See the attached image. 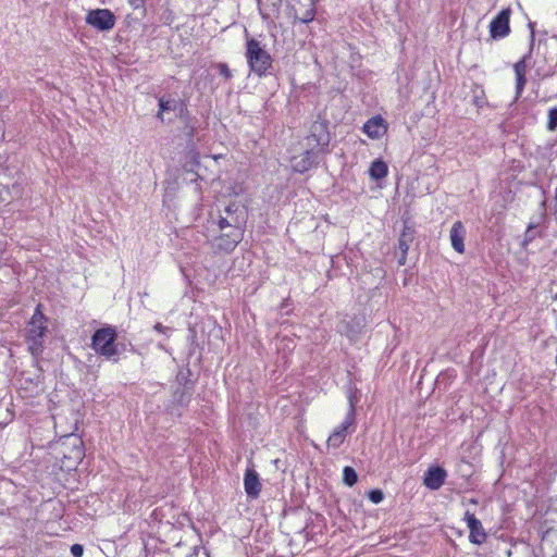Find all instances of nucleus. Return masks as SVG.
I'll list each match as a JSON object with an SVG mask.
<instances>
[{
    "label": "nucleus",
    "mask_w": 557,
    "mask_h": 557,
    "mask_svg": "<svg viewBox=\"0 0 557 557\" xmlns=\"http://www.w3.org/2000/svg\"><path fill=\"white\" fill-rule=\"evenodd\" d=\"M91 348L107 360L117 362L120 355L126 350V345L116 342V331L113 326H106L92 334Z\"/></svg>",
    "instance_id": "f257e3e1"
},
{
    "label": "nucleus",
    "mask_w": 557,
    "mask_h": 557,
    "mask_svg": "<svg viewBox=\"0 0 557 557\" xmlns=\"http://www.w3.org/2000/svg\"><path fill=\"white\" fill-rule=\"evenodd\" d=\"M246 59L251 72L258 76L265 75L272 67L271 54L255 38H249L246 42Z\"/></svg>",
    "instance_id": "f03ea898"
},
{
    "label": "nucleus",
    "mask_w": 557,
    "mask_h": 557,
    "mask_svg": "<svg viewBox=\"0 0 557 557\" xmlns=\"http://www.w3.org/2000/svg\"><path fill=\"white\" fill-rule=\"evenodd\" d=\"M41 304H38L27 324V342L33 355H38L42 350L44 337L47 333V318L42 313Z\"/></svg>",
    "instance_id": "7ed1b4c3"
},
{
    "label": "nucleus",
    "mask_w": 557,
    "mask_h": 557,
    "mask_svg": "<svg viewBox=\"0 0 557 557\" xmlns=\"http://www.w3.org/2000/svg\"><path fill=\"white\" fill-rule=\"evenodd\" d=\"M330 144V133L325 121H314L306 137V146L308 148L324 151V148Z\"/></svg>",
    "instance_id": "20e7f679"
},
{
    "label": "nucleus",
    "mask_w": 557,
    "mask_h": 557,
    "mask_svg": "<svg viewBox=\"0 0 557 557\" xmlns=\"http://www.w3.org/2000/svg\"><path fill=\"white\" fill-rule=\"evenodd\" d=\"M115 22V15L109 9L90 10L86 15V23L100 32L112 29Z\"/></svg>",
    "instance_id": "39448f33"
},
{
    "label": "nucleus",
    "mask_w": 557,
    "mask_h": 557,
    "mask_svg": "<svg viewBox=\"0 0 557 557\" xmlns=\"http://www.w3.org/2000/svg\"><path fill=\"white\" fill-rule=\"evenodd\" d=\"M511 10L503 9L490 23V35L493 39L505 38L510 33L509 20Z\"/></svg>",
    "instance_id": "423d86ee"
},
{
    "label": "nucleus",
    "mask_w": 557,
    "mask_h": 557,
    "mask_svg": "<svg viewBox=\"0 0 557 557\" xmlns=\"http://www.w3.org/2000/svg\"><path fill=\"white\" fill-rule=\"evenodd\" d=\"M317 1L318 0H297V3L290 8L295 21L305 24L312 22L315 16Z\"/></svg>",
    "instance_id": "0eeeda50"
},
{
    "label": "nucleus",
    "mask_w": 557,
    "mask_h": 557,
    "mask_svg": "<svg viewBox=\"0 0 557 557\" xmlns=\"http://www.w3.org/2000/svg\"><path fill=\"white\" fill-rule=\"evenodd\" d=\"M319 164V151L308 148L306 151L292 159V168L297 173H305Z\"/></svg>",
    "instance_id": "6e6552de"
},
{
    "label": "nucleus",
    "mask_w": 557,
    "mask_h": 557,
    "mask_svg": "<svg viewBox=\"0 0 557 557\" xmlns=\"http://www.w3.org/2000/svg\"><path fill=\"white\" fill-rule=\"evenodd\" d=\"M354 432V420H345L329 435L326 441L327 448L337 449L344 443L346 437Z\"/></svg>",
    "instance_id": "1a4fd4ad"
},
{
    "label": "nucleus",
    "mask_w": 557,
    "mask_h": 557,
    "mask_svg": "<svg viewBox=\"0 0 557 557\" xmlns=\"http://www.w3.org/2000/svg\"><path fill=\"white\" fill-rule=\"evenodd\" d=\"M262 484L258 472L247 468L244 474V490L249 498L256 499L261 493Z\"/></svg>",
    "instance_id": "9d476101"
},
{
    "label": "nucleus",
    "mask_w": 557,
    "mask_h": 557,
    "mask_svg": "<svg viewBox=\"0 0 557 557\" xmlns=\"http://www.w3.org/2000/svg\"><path fill=\"white\" fill-rule=\"evenodd\" d=\"M465 521L469 528V540L473 544H482L486 539V533L482 527L481 521L470 511H466Z\"/></svg>",
    "instance_id": "9b49d317"
},
{
    "label": "nucleus",
    "mask_w": 557,
    "mask_h": 557,
    "mask_svg": "<svg viewBox=\"0 0 557 557\" xmlns=\"http://www.w3.org/2000/svg\"><path fill=\"white\" fill-rule=\"evenodd\" d=\"M545 210V202H542L540 214L531 220L524 233V239L522 242V245L524 247L528 246L531 242H533L536 237L542 235V231L539 230V227L546 219Z\"/></svg>",
    "instance_id": "f8f14e48"
},
{
    "label": "nucleus",
    "mask_w": 557,
    "mask_h": 557,
    "mask_svg": "<svg viewBox=\"0 0 557 557\" xmlns=\"http://www.w3.org/2000/svg\"><path fill=\"white\" fill-rule=\"evenodd\" d=\"M466 234H467V231H466V227L462 224V222L456 221L450 228L449 239H450L451 247L458 253L465 252V243L463 242L466 238Z\"/></svg>",
    "instance_id": "ddd939ff"
},
{
    "label": "nucleus",
    "mask_w": 557,
    "mask_h": 557,
    "mask_svg": "<svg viewBox=\"0 0 557 557\" xmlns=\"http://www.w3.org/2000/svg\"><path fill=\"white\" fill-rule=\"evenodd\" d=\"M529 57H530V54L523 55L513 65V71H515V74H516V97H515V100H517L521 96V94L523 92L525 83H527V78H525L527 67H528L527 60H528Z\"/></svg>",
    "instance_id": "4468645a"
},
{
    "label": "nucleus",
    "mask_w": 557,
    "mask_h": 557,
    "mask_svg": "<svg viewBox=\"0 0 557 557\" xmlns=\"http://www.w3.org/2000/svg\"><path fill=\"white\" fill-rule=\"evenodd\" d=\"M362 129L370 138L379 139L386 133L387 127L384 120L377 115L368 120Z\"/></svg>",
    "instance_id": "2eb2a0df"
},
{
    "label": "nucleus",
    "mask_w": 557,
    "mask_h": 557,
    "mask_svg": "<svg viewBox=\"0 0 557 557\" xmlns=\"http://www.w3.org/2000/svg\"><path fill=\"white\" fill-rule=\"evenodd\" d=\"M446 475L443 468L432 467L425 473L424 484L428 488L436 491L444 484Z\"/></svg>",
    "instance_id": "dca6fc26"
},
{
    "label": "nucleus",
    "mask_w": 557,
    "mask_h": 557,
    "mask_svg": "<svg viewBox=\"0 0 557 557\" xmlns=\"http://www.w3.org/2000/svg\"><path fill=\"white\" fill-rule=\"evenodd\" d=\"M186 109L185 103L182 100L161 97L159 99V111L158 117L163 121V113L168 111L178 112L180 114Z\"/></svg>",
    "instance_id": "f3484780"
},
{
    "label": "nucleus",
    "mask_w": 557,
    "mask_h": 557,
    "mask_svg": "<svg viewBox=\"0 0 557 557\" xmlns=\"http://www.w3.org/2000/svg\"><path fill=\"white\" fill-rule=\"evenodd\" d=\"M414 228L413 226L409 225L406 221L404 223L403 231L400 233V236L398 238V249L403 252H408L409 247L414 238Z\"/></svg>",
    "instance_id": "a211bd4d"
},
{
    "label": "nucleus",
    "mask_w": 557,
    "mask_h": 557,
    "mask_svg": "<svg viewBox=\"0 0 557 557\" xmlns=\"http://www.w3.org/2000/svg\"><path fill=\"white\" fill-rule=\"evenodd\" d=\"M388 173L387 164L381 160L376 159L371 163V166L369 169V174L371 178L373 180H382L384 178Z\"/></svg>",
    "instance_id": "6ab92c4d"
},
{
    "label": "nucleus",
    "mask_w": 557,
    "mask_h": 557,
    "mask_svg": "<svg viewBox=\"0 0 557 557\" xmlns=\"http://www.w3.org/2000/svg\"><path fill=\"white\" fill-rule=\"evenodd\" d=\"M230 242H232V239H228V237H226V234H221L219 237L214 238L213 247L215 250L219 251L231 252L235 249L238 243H233V245L228 247Z\"/></svg>",
    "instance_id": "aec40b11"
},
{
    "label": "nucleus",
    "mask_w": 557,
    "mask_h": 557,
    "mask_svg": "<svg viewBox=\"0 0 557 557\" xmlns=\"http://www.w3.org/2000/svg\"><path fill=\"white\" fill-rule=\"evenodd\" d=\"M222 234H226V237L232 239L228 245L230 247L233 245V243H239L243 239L244 231L242 228V224H235L234 226L226 228V231L222 232Z\"/></svg>",
    "instance_id": "412c9836"
},
{
    "label": "nucleus",
    "mask_w": 557,
    "mask_h": 557,
    "mask_svg": "<svg viewBox=\"0 0 557 557\" xmlns=\"http://www.w3.org/2000/svg\"><path fill=\"white\" fill-rule=\"evenodd\" d=\"M244 222V218L239 219L238 215L236 216H220L218 220V226L221 232L226 231V228H230L234 226L235 224H242Z\"/></svg>",
    "instance_id": "4be33fe9"
},
{
    "label": "nucleus",
    "mask_w": 557,
    "mask_h": 557,
    "mask_svg": "<svg viewBox=\"0 0 557 557\" xmlns=\"http://www.w3.org/2000/svg\"><path fill=\"white\" fill-rule=\"evenodd\" d=\"M343 481L347 486H354L358 481V474L351 467H345L343 470Z\"/></svg>",
    "instance_id": "5701e85b"
},
{
    "label": "nucleus",
    "mask_w": 557,
    "mask_h": 557,
    "mask_svg": "<svg viewBox=\"0 0 557 557\" xmlns=\"http://www.w3.org/2000/svg\"><path fill=\"white\" fill-rule=\"evenodd\" d=\"M177 381L180 384H183V386H184V391L182 393V398H181V401H183V396L185 394H188V396L190 395L193 383L190 382V380L187 379L186 374L183 371H181L177 374Z\"/></svg>",
    "instance_id": "b1692460"
},
{
    "label": "nucleus",
    "mask_w": 557,
    "mask_h": 557,
    "mask_svg": "<svg viewBox=\"0 0 557 557\" xmlns=\"http://www.w3.org/2000/svg\"><path fill=\"white\" fill-rule=\"evenodd\" d=\"M547 129L550 132L557 129V108L548 110Z\"/></svg>",
    "instance_id": "393cba45"
},
{
    "label": "nucleus",
    "mask_w": 557,
    "mask_h": 557,
    "mask_svg": "<svg viewBox=\"0 0 557 557\" xmlns=\"http://www.w3.org/2000/svg\"><path fill=\"white\" fill-rule=\"evenodd\" d=\"M368 498L373 504H380L384 499V493L379 488L371 490L368 493Z\"/></svg>",
    "instance_id": "a878e982"
},
{
    "label": "nucleus",
    "mask_w": 557,
    "mask_h": 557,
    "mask_svg": "<svg viewBox=\"0 0 557 557\" xmlns=\"http://www.w3.org/2000/svg\"><path fill=\"white\" fill-rule=\"evenodd\" d=\"M218 69H219L220 75H222L225 79L232 78V72H231L230 67L227 66V64L219 63Z\"/></svg>",
    "instance_id": "bb28decb"
},
{
    "label": "nucleus",
    "mask_w": 557,
    "mask_h": 557,
    "mask_svg": "<svg viewBox=\"0 0 557 557\" xmlns=\"http://www.w3.org/2000/svg\"><path fill=\"white\" fill-rule=\"evenodd\" d=\"M348 401H349V411H348L346 418H354V416L356 414V411H355L356 395L350 393L348 395Z\"/></svg>",
    "instance_id": "cd10ccee"
},
{
    "label": "nucleus",
    "mask_w": 557,
    "mask_h": 557,
    "mask_svg": "<svg viewBox=\"0 0 557 557\" xmlns=\"http://www.w3.org/2000/svg\"><path fill=\"white\" fill-rule=\"evenodd\" d=\"M83 553H84V548H83V546L81 544H73L71 546V554L74 557H82Z\"/></svg>",
    "instance_id": "c85d7f7f"
},
{
    "label": "nucleus",
    "mask_w": 557,
    "mask_h": 557,
    "mask_svg": "<svg viewBox=\"0 0 557 557\" xmlns=\"http://www.w3.org/2000/svg\"><path fill=\"white\" fill-rule=\"evenodd\" d=\"M238 206L236 203H231L225 208L226 216H235L234 214L237 212Z\"/></svg>",
    "instance_id": "c756f323"
},
{
    "label": "nucleus",
    "mask_w": 557,
    "mask_h": 557,
    "mask_svg": "<svg viewBox=\"0 0 557 557\" xmlns=\"http://www.w3.org/2000/svg\"><path fill=\"white\" fill-rule=\"evenodd\" d=\"M407 253H408V252H403V251H400V256L398 257V264H399V265H405V264H406V261H407Z\"/></svg>",
    "instance_id": "7c9ffc66"
},
{
    "label": "nucleus",
    "mask_w": 557,
    "mask_h": 557,
    "mask_svg": "<svg viewBox=\"0 0 557 557\" xmlns=\"http://www.w3.org/2000/svg\"><path fill=\"white\" fill-rule=\"evenodd\" d=\"M154 330L158 332H161V333H166L168 331H170V327H166V326L162 325L161 323H157L154 325Z\"/></svg>",
    "instance_id": "2f4dec72"
},
{
    "label": "nucleus",
    "mask_w": 557,
    "mask_h": 557,
    "mask_svg": "<svg viewBox=\"0 0 557 557\" xmlns=\"http://www.w3.org/2000/svg\"><path fill=\"white\" fill-rule=\"evenodd\" d=\"M555 208H557V186H556V190H555Z\"/></svg>",
    "instance_id": "473e14b6"
},
{
    "label": "nucleus",
    "mask_w": 557,
    "mask_h": 557,
    "mask_svg": "<svg viewBox=\"0 0 557 557\" xmlns=\"http://www.w3.org/2000/svg\"><path fill=\"white\" fill-rule=\"evenodd\" d=\"M71 434H72V432H70V433H61L60 436L64 437V436L71 435Z\"/></svg>",
    "instance_id": "72a5a7b5"
},
{
    "label": "nucleus",
    "mask_w": 557,
    "mask_h": 557,
    "mask_svg": "<svg viewBox=\"0 0 557 557\" xmlns=\"http://www.w3.org/2000/svg\"><path fill=\"white\" fill-rule=\"evenodd\" d=\"M53 428L57 430L59 428V424L55 422V420H53Z\"/></svg>",
    "instance_id": "f704fd0d"
}]
</instances>
